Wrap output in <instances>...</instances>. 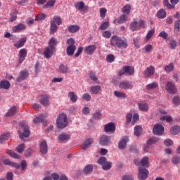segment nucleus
<instances>
[{
	"instance_id": "nucleus-25",
	"label": "nucleus",
	"mask_w": 180,
	"mask_h": 180,
	"mask_svg": "<svg viewBox=\"0 0 180 180\" xmlns=\"http://www.w3.org/2000/svg\"><path fill=\"white\" fill-rule=\"evenodd\" d=\"M3 164L4 165H9L10 167H13L14 168H16L17 169H19L20 168V165L15 162H11V160L6 159L3 160Z\"/></svg>"
},
{
	"instance_id": "nucleus-42",
	"label": "nucleus",
	"mask_w": 180,
	"mask_h": 180,
	"mask_svg": "<svg viewBox=\"0 0 180 180\" xmlns=\"http://www.w3.org/2000/svg\"><path fill=\"white\" fill-rule=\"evenodd\" d=\"M155 33V30L152 29L149 30L146 36V41H148V40H150V39H151V37L154 36Z\"/></svg>"
},
{
	"instance_id": "nucleus-9",
	"label": "nucleus",
	"mask_w": 180,
	"mask_h": 180,
	"mask_svg": "<svg viewBox=\"0 0 180 180\" xmlns=\"http://www.w3.org/2000/svg\"><path fill=\"white\" fill-rule=\"evenodd\" d=\"M165 89L169 92V94H176V86L174 83L171 82H168L166 84Z\"/></svg>"
},
{
	"instance_id": "nucleus-58",
	"label": "nucleus",
	"mask_w": 180,
	"mask_h": 180,
	"mask_svg": "<svg viewBox=\"0 0 180 180\" xmlns=\"http://www.w3.org/2000/svg\"><path fill=\"white\" fill-rule=\"evenodd\" d=\"M158 37H162L164 40L168 39V33H167L165 31H162L159 34Z\"/></svg>"
},
{
	"instance_id": "nucleus-34",
	"label": "nucleus",
	"mask_w": 180,
	"mask_h": 180,
	"mask_svg": "<svg viewBox=\"0 0 180 180\" xmlns=\"http://www.w3.org/2000/svg\"><path fill=\"white\" fill-rule=\"evenodd\" d=\"M57 39H56L55 37H52L50 39L49 41V46L51 49H54V47H56V46H57Z\"/></svg>"
},
{
	"instance_id": "nucleus-60",
	"label": "nucleus",
	"mask_w": 180,
	"mask_h": 180,
	"mask_svg": "<svg viewBox=\"0 0 180 180\" xmlns=\"http://www.w3.org/2000/svg\"><path fill=\"white\" fill-rule=\"evenodd\" d=\"M9 139V134H4L0 136V143L5 141Z\"/></svg>"
},
{
	"instance_id": "nucleus-17",
	"label": "nucleus",
	"mask_w": 180,
	"mask_h": 180,
	"mask_svg": "<svg viewBox=\"0 0 180 180\" xmlns=\"http://www.w3.org/2000/svg\"><path fill=\"white\" fill-rule=\"evenodd\" d=\"M53 53H54V49L47 46L44 51V56L45 58L49 60V58H50L51 56H53Z\"/></svg>"
},
{
	"instance_id": "nucleus-50",
	"label": "nucleus",
	"mask_w": 180,
	"mask_h": 180,
	"mask_svg": "<svg viewBox=\"0 0 180 180\" xmlns=\"http://www.w3.org/2000/svg\"><path fill=\"white\" fill-rule=\"evenodd\" d=\"M174 68V63H169L165 67V71H166V72H172Z\"/></svg>"
},
{
	"instance_id": "nucleus-37",
	"label": "nucleus",
	"mask_w": 180,
	"mask_h": 180,
	"mask_svg": "<svg viewBox=\"0 0 180 180\" xmlns=\"http://www.w3.org/2000/svg\"><path fill=\"white\" fill-rule=\"evenodd\" d=\"M180 132V127L179 126H174L170 129L171 134L174 136H176V134H179Z\"/></svg>"
},
{
	"instance_id": "nucleus-8",
	"label": "nucleus",
	"mask_w": 180,
	"mask_h": 180,
	"mask_svg": "<svg viewBox=\"0 0 180 180\" xmlns=\"http://www.w3.org/2000/svg\"><path fill=\"white\" fill-rule=\"evenodd\" d=\"M134 164L136 165H140L141 167H145L146 168H148V157L145 156L141 160L139 159H135Z\"/></svg>"
},
{
	"instance_id": "nucleus-49",
	"label": "nucleus",
	"mask_w": 180,
	"mask_h": 180,
	"mask_svg": "<svg viewBox=\"0 0 180 180\" xmlns=\"http://www.w3.org/2000/svg\"><path fill=\"white\" fill-rule=\"evenodd\" d=\"M44 19H46V14L44 13L39 14L35 17L36 22H41V20H44Z\"/></svg>"
},
{
	"instance_id": "nucleus-33",
	"label": "nucleus",
	"mask_w": 180,
	"mask_h": 180,
	"mask_svg": "<svg viewBox=\"0 0 180 180\" xmlns=\"http://www.w3.org/2000/svg\"><path fill=\"white\" fill-rule=\"evenodd\" d=\"M76 49L77 47H75V46H68L66 49L68 56H74V52Z\"/></svg>"
},
{
	"instance_id": "nucleus-3",
	"label": "nucleus",
	"mask_w": 180,
	"mask_h": 180,
	"mask_svg": "<svg viewBox=\"0 0 180 180\" xmlns=\"http://www.w3.org/2000/svg\"><path fill=\"white\" fill-rule=\"evenodd\" d=\"M20 126L22 130V133L20 131H18L20 134V139L22 140H25V139H27L29 136H30V131H29V126L26 124V122H20Z\"/></svg>"
},
{
	"instance_id": "nucleus-24",
	"label": "nucleus",
	"mask_w": 180,
	"mask_h": 180,
	"mask_svg": "<svg viewBox=\"0 0 180 180\" xmlns=\"http://www.w3.org/2000/svg\"><path fill=\"white\" fill-rule=\"evenodd\" d=\"M47 117V114H41L38 117L34 118L33 122L34 123H44V120Z\"/></svg>"
},
{
	"instance_id": "nucleus-45",
	"label": "nucleus",
	"mask_w": 180,
	"mask_h": 180,
	"mask_svg": "<svg viewBox=\"0 0 180 180\" xmlns=\"http://www.w3.org/2000/svg\"><path fill=\"white\" fill-rule=\"evenodd\" d=\"M158 86V83L157 82H154L153 83H150L146 86V89L148 91H151V89H155Z\"/></svg>"
},
{
	"instance_id": "nucleus-63",
	"label": "nucleus",
	"mask_w": 180,
	"mask_h": 180,
	"mask_svg": "<svg viewBox=\"0 0 180 180\" xmlns=\"http://www.w3.org/2000/svg\"><path fill=\"white\" fill-rule=\"evenodd\" d=\"M172 161L174 165H176L177 164H180V156L179 157H173L172 158Z\"/></svg>"
},
{
	"instance_id": "nucleus-59",
	"label": "nucleus",
	"mask_w": 180,
	"mask_h": 180,
	"mask_svg": "<svg viewBox=\"0 0 180 180\" xmlns=\"http://www.w3.org/2000/svg\"><path fill=\"white\" fill-rule=\"evenodd\" d=\"M89 77L90 79H91V81H94V82H96V81H98V77H96V75H95L94 72H91L89 73Z\"/></svg>"
},
{
	"instance_id": "nucleus-53",
	"label": "nucleus",
	"mask_w": 180,
	"mask_h": 180,
	"mask_svg": "<svg viewBox=\"0 0 180 180\" xmlns=\"http://www.w3.org/2000/svg\"><path fill=\"white\" fill-rule=\"evenodd\" d=\"M160 120L162 121L166 120L167 123H171V122H172V117L169 115L162 116L160 117Z\"/></svg>"
},
{
	"instance_id": "nucleus-44",
	"label": "nucleus",
	"mask_w": 180,
	"mask_h": 180,
	"mask_svg": "<svg viewBox=\"0 0 180 180\" xmlns=\"http://www.w3.org/2000/svg\"><path fill=\"white\" fill-rule=\"evenodd\" d=\"M25 148H26V146H25V144L21 143L15 148V150L17 151V153L22 154V153H23V151H25Z\"/></svg>"
},
{
	"instance_id": "nucleus-51",
	"label": "nucleus",
	"mask_w": 180,
	"mask_h": 180,
	"mask_svg": "<svg viewBox=\"0 0 180 180\" xmlns=\"http://www.w3.org/2000/svg\"><path fill=\"white\" fill-rule=\"evenodd\" d=\"M60 72H62L63 74H65L68 72V67L65 66L64 65H61L59 68Z\"/></svg>"
},
{
	"instance_id": "nucleus-28",
	"label": "nucleus",
	"mask_w": 180,
	"mask_h": 180,
	"mask_svg": "<svg viewBox=\"0 0 180 180\" xmlns=\"http://www.w3.org/2000/svg\"><path fill=\"white\" fill-rule=\"evenodd\" d=\"M40 151L41 154H47V142L46 141L40 143Z\"/></svg>"
},
{
	"instance_id": "nucleus-20",
	"label": "nucleus",
	"mask_w": 180,
	"mask_h": 180,
	"mask_svg": "<svg viewBox=\"0 0 180 180\" xmlns=\"http://www.w3.org/2000/svg\"><path fill=\"white\" fill-rule=\"evenodd\" d=\"M29 77V72L27 70H22L20 72V76L17 77L16 81L17 82H20L25 80V78Z\"/></svg>"
},
{
	"instance_id": "nucleus-32",
	"label": "nucleus",
	"mask_w": 180,
	"mask_h": 180,
	"mask_svg": "<svg viewBox=\"0 0 180 180\" xmlns=\"http://www.w3.org/2000/svg\"><path fill=\"white\" fill-rule=\"evenodd\" d=\"M101 87L99 85L97 86H93L91 87V94L93 95H96L97 94H99L101 92Z\"/></svg>"
},
{
	"instance_id": "nucleus-14",
	"label": "nucleus",
	"mask_w": 180,
	"mask_h": 180,
	"mask_svg": "<svg viewBox=\"0 0 180 180\" xmlns=\"http://www.w3.org/2000/svg\"><path fill=\"white\" fill-rule=\"evenodd\" d=\"M41 105L43 106H49L50 105V97L48 95H42L39 100Z\"/></svg>"
},
{
	"instance_id": "nucleus-2",
	"label": "nucleus",
	"mask_w": 180,
	"mask_h": 180,
	"mask_svg": "<svg viewBox=\"0 0 180 180\" xmlns=\"http://www.w3.org/2000/svg\"><path fill=\"white\" fill-rule=\"evenodd\" d=\"M68 125V120L67 118V115L62 113L58 115L56 120V126L58 129H65Z\"/></svg>"
},
{
	"instance_id": "nucleus-47",
	"label": "nucleus",
	"mask_w": 180,
	"mask_h": 180,
	"mask_svg": "<svg viewBox=\"0 0 180 180\" xmlns=\"http://www.w3.org/2000/svg\"><path fill=\"white\" fill-rule=\"evenodd\" d=\"M58 30V26H57L56 24L51 23L50 26V33L51 34H54Z\"/></svg>"
},
{
	"instance_id": "nucleus-39",
	"label": "nucleus",
	"mask_w": 180,
	"mask_h": 180,
	"mask_svg": "<svg viewBox=\"0 0 180 180\" xmlns=\"http://www.w3.org/2000/svg\"><path fill=\"white\" fill-rule=\"evenodd\" d=\"M143 131V128L140 125H138L134 127V135L139 137L141 134V132Z\"/></svg>"
},
{
	"instance_id": "nucleus-31",
	"label": "nucleus",
	"mask_w": 180,
	"mask_h": 180,
	"mask_svg": "<svg viewBox=\"0 0 180 180\" xmlns=\"http://www.w3.org/2000/svg\"><path fill=\"white\" fill-rule=\"evenodd\" d=\"M124 70L127 75H134V68L133 66H124Z\"/></svg>"
},
{
	"instance_id": "nucleus-18",
	"label": "nucleus",
	"mask_w": 180,
	"mask_h": 180,
	"mask_svg": "<svg viewBox=\"0 0 180 180\" xmlns=\"http://www.w3.org/2000/svg\"><path fill=\"white\" fill-rule=\"evenodd\" d=\"M23 30H26V25L25 24L20 23L13 27L14 33H20V32H23Z\"/></svg>"
},
{
	"instance_id": "nucleus-26",
	"label": "nucleus",
	"mask_w": 180,
	"mask_h": 180,
	"mask_svg": "<svg viewBox=\"0 0 180 180\" xmlns=\"http://www.w3.org/2000/svg\"><path fill=\"white\" fill-rule=\"evenodd\" d=\"M138 108L141 112H148V104L145 102L139 103Z\"/></svg>"
},
{
	"instance_id": "nucleus-41",
	"label": "nucleus",
	"mask_w": 180,
	"mask_h": 180,
	"mask_svg": "<svg viewBox=\"0 0 180 180\" xmlns=\"http://www.w3.org/2000/svg\"><path fill=\"white\" fill-rule=\"evenodd\" d=\"M157 16L159 19H164L167 16V13L164 9H160L159 12H158Z\"/></svg>"
},
{
	"instance_id": "nucleus-62",
	"label": "nucleus",
	"mask_w": 180,
	"mask_h": 180,
	"mask_svg": "<svg viewBox=\"0 0 180 180\" xmlns=\"http://www.w3.org/2000/svg\"><path fill=\"white\" fill-rule=\"evenodd\" d=\"M180 31V20H177L174 23V32Z\"/></svg>"
},
{
	"instance_id": "nucleus-29",
	"label": "nucleus",
	"mask_w": 180,
	"mask_h": 180,
	"mask_svg": "<svg viewBox=\"0 0 180 180\" xmlns=\"http://www.w3.org/2000/svg\"><path fill=\"white\" fill-rule=\"evenodd\" d=\"M25 43H26V37L21 38L18 41L14 44V46L16 49H20L25 46Z\"/></svg>"
},
{
	"instance_id": "nucleus-22",
	"label": "nucleus",
	"mask_w": 180,
	"mask_h": 180,
	"mask_svg": "<svg viewBox=\"0 0 180 180\" xmlns=\"http://www.w3.org/2000/svg\"><path fill=\"white\" fill-rule=\"evenodd\" d=\"M101 146H108L110 143V139L106 135H102L100 138Z\"/></svg>"
},
{
	"instance_id": "nucleus-56",
	"label": "nucleus",
	"mask_w": 180,
	"mask_h": 180,
	"mask_svg": "<svg viewBox=\"0 0 180 180\" xmlns=\"http://www.w3.org/2000/svg\"><path fill=\"white\" fill-rule=\"evenodd\" d=\"M114 95L116 98H126V94L117 91H114Z\"/></svg>"
},
{
	"instance_id": "nucleus-11",
	"label": "nucleus",
	"mask_w": 180,
	"mask_h": 180,
	"mask_svg": "<svg viewBox=\"0 0 180 180\" xmlns=\"http://www.w3.org/2000/svg\"><path fill=\"white\" fill-rule=\"evenodd\" d=\"M160 139L155 137L149 139V140L147 141L146 146L144 147L146 153H148V148H150V146H153V144H155V143H158Z\"/></svg>"
},
{
	"instance_id": "nucleus-52",
	"label": "nucleus",
	"mask_w": 180,
	"mask_h": 180,
	"mask_svg": "<svg viewBox=\"0 0 180 180\" xmlns=\"http://www.w3.org/2000/svg\"><path fill=\"white\" fill-rule=\"evenodd\" d=\"M54 5H56V0H50L44 6V8H53Z\"/></svg>"
},
{
	"instance_id": "nucleus-15",
	"label": "nucleus",
	"mask_w": 180,
	"mask_h": 180,
	"mask_svg": "<svg viewBox=\"0 0 180 180\" xmlns=\"http://www.w3.org/2000/svg\"><path fill=\"white\" fill-rule=\"evenodd\" d=\"M118 86L120 89H131L133 88V84L129 82H121Z\"/></svg>"
},
{
	"instance_id": "nucleus-38",
	"label": "nucleus",
	"mask_w": 180,
	"mask_h": 180,
	"mask_svg": "<svg viewBox=\"0 0 180 180\" xmlns=\"http://www.w3.org/2000/svg\"><path fill=\"white\" fill-rule=\"evenodd\" d=\"M94 143V139H88L86 140V141L83 144V150H86L91 144Z\"/></svg>"
},
{
	"instance_id": "nucleus-5",
	"label": "nucleus",
	"mask_w": 180,
	"mask_h": 180,
	"mask_svg": "<svg viewBox=\"0 0 180 180\" xmlns=\"http://www.w3.org/2000/svg\"><path fill=\"white\" fill-rule=\"evenodd\" d=\"M98 164L102 165V168L104 171H108V169H110V168H112V162H108L105 157H101L98 160Z\"/></svg>"
},
{
	"instance_id": "nucleus-30",
	"label": "nucleus",
	"mask_w": 180,
	"mask_h": 180,
	"mask_svg": "<svg viewBox=\"0 0 180 180\" xmlns=\"http://www.w3.org/2000/svg\"><path fill=\"white\" fill-rule=\"evenodd\" d=\"M8 88H11V83L8 80L0 82V89H8Z\"/></svg>"
},
{
	"instance_id": "nucleus-64",
	"label": "nucleus",
	"mask_w": 180,
	"mask_h": 180,
	"mask_svg": "<svg viewBox=\"0 0 180 180\" xmlns=\"http://www.w3.org/2000/svg\"><path fill=\"white\" fill-rule=\"evenodd\" d=\"M173 103L175 106H178L180 104V98L179 96H175L173 98Z\"/></svg>"
},
{
	"instance_id": "nucleus-27",
	"label": "nucleus",
	"mask_w": 180,
	"mask_h": 180,
	"mask_svg": "<svg viewBox=\"0 0 180 180\" xmlns=\"http://www.w3.org/2000/svg\"><path fill=\"white\" fill-rule=\"evenodd\" d=\"M51 23H52V25H56V26H60V25H62L63 23L61 17L58 15L54 16L53 19L51 20Z\"/></svg>"
},
{
	"instance_id": "nucleus-61",
	"label": "nucleus",
	"mask_w": 180,
	"mask_h": 180,
	"mask_svg": "<svg viewBox=\"0 0 180 180\" xmlns=\"http://www.w3.org/2000/svg\"><path fill=\"white\" fill-rule=\"evenodd\" d=\"M106 60L108 63H113V61H115V56L112 54H110L107 56Z\"/></svg>"
},
{
	"instance_id": "nucleus-43",
	"label": "nucleus",
	"mask_w": 180,
	"mask_h": 180,
	"mask_svg": "<svg viewBox=\"0 0 180 180\" xmlns=\"http://www.w3.org/2000/svg\"><path fill=\"white\" fill-rule=\"evenodd\" d=\"M131 10V6L130 4L125 5L122 8V13L125 15H129L130 13V11Z\"/></svg>"
},
{
	"instance_id": "nucleus-6",
	"label": "nucleus",
	"mask_w": 180,
	"mask_h": 180,
	"mask_svg": "<svg viewBox=\"0 0 180 180\" xmlns=\"http://www.w3.org/2000/svg\"><path fill=\"white\" fill-rule=\"evenodd\" d=\"M148 170L147 169H143L141 167H139V174L138 178L140 180H146L148 177Z\"/></svg>"
},
{
	"instance_id": "nucleus-13",
	"label": "nucleus",
	"mask_w": 180,
	"mask_h": 180,
	"mask_svg": "<svg viewBox=\"0 0 180 180\" xmlns=\"http://www.w3.org/2000/svg\"><path fill=\"white\" fill-rule=\"evenodd\" d=\"M104 130L105 133H113L115 132V130H116V127L115 126V124L110 122L105 125Z\"/></svg>"
},
{
	"instance_id": "nucleus-46",
	"label": "nucleus",
	"mask_w": 180,
	"mask_h": 180,
	"mask_svg": "<svg viewBox=\"0 0 180 180\" xmlns=\"http://www.w3.org/2000/svg\"><path fill=\"white\" fill-rule=\"evenodd\" d=\"M91 171H94V166L92 165H88L84 168V174H91Z\"/></svg>"
},
{
	"instance_id": "nucleus-54",
	"label": "nucleus",
	"mask_w": 180,
	"mask_h": 180,
	"mask_svg": "<svg viewBox=\"0 0 180 180\" xmlns=\"http://www.w3.org/2000/svg\"><path fill=\"white\" fill-rule=\"evenodd\" d=\"M106 12H108V10H106L105 8H100V16L102 18V19H105Z\"/></svg>"
},
{
	"instance_id": "nucleus-7",
	"label": "nucleus",
	"mask_w": 180,
	"mask_h": 180,
	"mask_svg": "<svg viewBox=\"0 0 180 180\" xmlns=\"http://www.w3.org/2000/svg\"><path fill=\"white\" fill-rule=\"evenodd\" d=\"M153 134L162 136L164 134V127L160 124H156L153 129Z\"/></svg>"
},
{
	"instance_id": "nucleus-10",
	"label": "nucleus",
	"mask_w": 180,
	"mask_h": 180,
	"mask_svg": "<svg viewBox=\"0 0 180 180\" xmlns=\"http://www.w3.org/2000/svg\"><path fill=\"white\" fill-rule=\"evenodd\" d=\"M154 72H155V68L154 66L150 65L146 68L144 71V77L145 78H150L152 75H154Z\"/></svg>"
},
{
	"instance_id": "nucleus-40",
	"label": "nucleus",
	"mask_w": 180,
	"mask_h": 180,
	"mask_svg": "<svg viewBox=\"0 0 180 180\" xmlns=\"http://www.w3.org/2000/svg\"><path fill=\"white\" fill-rule=\"evenodd\" d=\"M68 30L70 33H77V32H79V25H70L68 27Z\"/></svg>"
},
{
	"instance_id": "nucleus-48",
	"label": "nucleus",
	"mask_w": 180,
	"mask_h": 180,
	"mask_svg": "<svg viewBox=\"0 0 180 180\" xmlns=\"http://www.w3.org/2000/svg\"><path fill=\"white\" fill-rule=\"evenodd\" d=\"M7 154H8V155H10V157H11L12 158H15L16 160H19L20 158V156H19L18 155L15 153V152L11 150H7Z\"/></svg>"
},
{
	"instance_id": "nucleus-35",
	"label": "nucleus",
	"mask_w": 180,
	"mask_h": 180,
	"mask_svg": "<svg viewBox=\"0 0 180 180\" xmlns=\"http://www.w3.org/2000/svg\"><path fill=\"white\" fill-rule=\"evenodd\" d=\"M68 98H70L71 102H77V101H78V96L73 91L68 93Z\"/></svg>"
},
{
	"instance_id": "nucleus-19",
	"label": "nucleus",
	"mask_w": 180,
	"mask_h": 180,
	"mask_svg": "<svg viewBox=\"0 0 180 180\" xmlns=\"http://www.w3.org/2000/svg\"><path fill=\"white\" fill-rule=\"evenodd\" d=\"M95 50H96V46L89 45V46H87L85 47L84 53H85V54H87L88 56H91V54H94Z\"/></svg>"
},
{
	"instance_id": "nucleus-55",
	"label": "nucleus",
	"mask_w": 180,
	"mask_h": 180,
	"mask_svg": "<svg viewBox=\"0 0 180 180\" xmlns=\"http://www.w3.org/2000/svg\"><path fill=\"white\" fill-rule=\"evenodd\" d=\"M82 99L86 102H89V101H91V95L89 94L85 93L82 95Z\"/></svg>"
},
{
	"instance_id": "nucleus-4",
	"label": "nucleus",
	"mask_w": 180,
	"mask_h": 180,
	"mask_svg": "<svg viewBox=\"0 0 180 180\" xmlns=\"http://www.w3.org/2000/svg\"><path fill=\"white\" fill-rule=\"evenodd\" d=\"M146 27V22L143 20H140L139 22L134 21L130 25L131 30H140Z\"/></svg>"
},
{
	"instance_id": "nucleus-1",
	"label": "nucleus",
	"mask_w": 180,
	"mask_h": 180,
	"mask_svg": "<svg viewBox=\"0 0 180 180\" xmlns=\"http://www.w3.org/2000/svg\"><path fill=\"white\" fill-rule=\"evenodd\" d=\"M110 45L118 49H126L127 47V42L120 37L113 35L110 39Z\"/></svg>"
},
{
	"instance_id": "nucleus-16",
	"label": "nucleus",
	"mask_w": 180,
	"mask_h": 180,
	"mask_svg": "<svg viewBox=\"0 0 180 180\" xmlns=\"http://www.w3.org/2000/svg\"><path fill=\"white\" fill-rule=\"evenodd\" d=\"M129 143V136H124L122 139L120 141L118 147L120 150H124L126 148V144Z\"/></svg>"
},
{
	"instance_id": "nucleus-36",
	"label": "nucleus",
	"mask_w": 180,
	"mask_h": 180,
	"mask_svg": "<svg viewBox=\"0 0 180 180\" xmlns=\"http://www.w3.org/2000/svg\"><path fill=\"white\" fill-rule=\"evenodd\" d=\"M70 138L71 136L67 134H62L58 136V139L60 140V141H67V140H70Z\"/></svg>"
},
{
	"instance_id": "nucleus-23",
	"label": "nucleus",
	"mask_w": 180,
	"mask_h": 180,
	"mask_svg": "<svg viewBox=\"0 0 180 180\" xmlns=\"http://www.w3.org/2000/svg\"><path fill=\"white\" fill-rule=\"evenodd\" d=\"M16 113H18V107L13 106L5 114V117H9L10 116H13V115H16Z\"/></svg>"
},
{
	"instance_id": "nucleus-57",
	"label": "nucleus",
	"mask_w": 180,
	"mask_h": 180,
	"mask_svg": "<svg viewBox=\"0 0 180 180\" xmlns=\"http://www.w3.org/2000/svg\"><path fill=\"white\" fill-rule=\"evenodd\" d=\"M109 27V22H104L100 26V30H106Z\"/></svg>"
},
{
	"instance_id": "nucleus-12",
	"label": "nucleus",
	"mask_w": 180,
	"mask_h": 180,
	"mask_svg": "<svg viewBox=\"0 0 180 180\" xmlns=\"http://www.w3.org/2000/svg\"><path fill=\"white\" fill-rule=\"evenodd\" d=\"M26 56H27V50H26V49H22L19 51V53H18L19 64H22V61H25V58H26Z\"/></svg>"
},
{
	"instance_id": "nucleus-21",
	"label": "nucleus",
	"mask_w": 180,
	"mask_h": 180,
	"mask_svg": "<svg viewBox=\"0 0 180 180\" xmlns=\"http://www.w3.org/2000/svg\"><path fill=\"white\" fill-rule=\"evenodd\" d=\"M75 6L78 11H82L83 12L85 11H88V6H85V3L83 1H79L75 3Z\"/></svg>"
}]
</instances>
